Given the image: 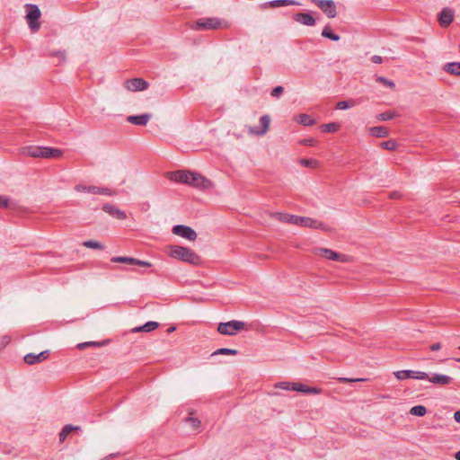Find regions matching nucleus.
<instances>
[{"instance_id":"16","label":"nucleus","mask_w":460,"mask_h":460,"mask_svg":"<svg viewBox=\"0 0 460 460\" xmlns=\"http://www.w3.org/2000/svg\"><path fill=\"white\" fill-rule=\"evenodd\" d=\"M49 354V350L41 351L39 354L29 353V354L25 355L24 362L27 363L28 365H34L37 363H40L48 358Z\"/></svg>"},{"instance_id":"13","label":"nucleus","mask_w":460,"mask_h":460,"mask_svg":"<svg viewBox=\"0 0 460 460\" xmlns=\"http://www.w3.org/2000/svg\"><path fill=\"white\" fill-rule=\"evenodd\" d=\"M293 18L297 23L305 26H314L316 23V18L311 13H296Z\"/></svg>"},{"instance_id":"36","label":"nucleus","mask_w":460,"mask_h":460,"mask_svg":"<svg viewBox=\"0 0 460 460\" xmlns=\"http://www.w3.org/2000/svg\"><path fill=\"white\" fill-rule=\"evenodd\" d=\"M186 421L190 424L193 429H198L201 425V421L199 419L193 417L186 418Z\"/></svg>"},{"instance_id":"2","label":"nucleus","mask_w":460,"mask_h":460,"mask_svg":"<svg viewBox=\"0 0 460 460\" xmlns=\"http://www.w3.org/2000/svg\"><path fill=\"white\" fill-rule=\"evenodd\" d=\"M170 180L204 190L214 187L213 182L204 174H170Z\"/></svg>"},{"instance_id":"11","label":"nucleus","mask_w":460,"mask_h":460,"mask_svg":"<svg viewBox=\"0 0 460 460\" xmlns=\"http://www.w3.org/2000/svg\"><path fill=\"white\" fill-rule=\"evenodd\" d=\"M314 3L329 18L336 16L337 8L332 0H314Z\"/></svg>"},{"instance_id":"34","label":"nucleus","mask_w":460,"mask_h":460,"mask_svg":"<svg viewBox=\"0 0 460 460\" xmlns=\"http://www.w3.org/2000/svg\"><path fill=\"white\" fill-rule=\"evenodd\" d=\"M236 355L237 350L233 349H226V348H221L213 352L212 356L214 355Z\"/></svg>"},{"instance_id":"6","label":"nucleus","mask_w":460,"mask_h":460,"mask_svg":"<svg viewBox=\"0 0 460 460\" xmlns=\"http://www.w3.org/2000/svg\"><path fill=\"white\" fill-rule=\"evenodd\" d=\"M313 253L322 256L327 260L348 263L353 261V258L349 255L336 252L328 248L315 247L313 249Z\"/></svg>"},{"instance_id":"9","label":"nucleus","mask_w":460,"mask_h":460,"mask_svg":"<svg viewBox=\"0 0 460 460\" xmlns=\"http://www.w3.org/2000/svg\"><path fill=\"white\" fill-rule=\"evenodd\" d=\"M394 376L398 380H404L406 378L426 380L429 377V375L425 372L413 370H399L394 372Z\"/></svg>"},{"instance_id":"42","label":"nucleus","mask_w":460,"mask_h":460,"mask_svg":"<svg viewBox=\"0 0 460 460\" xmlns=\"http://www.w3.org/2000/svg\"><path fill=\"white\" fill-rule=\"evenodd\" d=\"M394 117V115L391 112H384L379 114L378 119L382 121L392 119Z\"/></svg>"},{"instance_id":"45","label":"nucleus","mask_w":460,"mask_h":460,"mask_svg":"<svg viewBox=\"0 0 460 460\" xmlns=\"http://www.w3.org/2000/svg\"><path fill=\"white\" fill-rule=\"evenodd\" d=\"M87 187H88L87 185L78 184V185L75 186V190L76 191L87 192Z\"/></svg>"},{"instance_id":"37","label":"nucleus","mask_w":460,"mask_h":460,"mask_svg":"<svg viewBox=\"0 0 460 460\" xmlns=\"http://www.w3.org/2000/svg\"><path fill=\"white\" fill-rule=\"evenodd\" d=\"M322 35L323 37L329 38V39H331L332 40H335V41L339 40V39H340V37L338 35L333 34L332 32V31L330 29H327V28L323 31Z\"/></svg>"},{"instance_id":"1","label":"nucleus","mask_w":460,"mask_h":460,"mask_svg":"<svg viewBox=\"0 0 460 460\" xmlns=\"http://www.w3.org/2000/svg\"><path fill=\"white\" fill-rule=\"evenodd\" d=\"M270 217L274 219H277L280 222L288 223L296 226H300L304 227L313 228V229H320L324 232H330L331 227L326 226L324 223L316 220L314 218L306 217H298L295 215H289L282 212H275L270 215Z\"/></svg>"},{"instance_id":"47","label":"nucleus","mask_w":460,"mask_h":460,"mask_svg":"<svg viewBox=\"0 0 460 460\" xmlns=\"http://www.w3.org/2000/svg\"><path fill=\"white\" fill-rule=\"evenodd\" d=\"M402 197V194L399 191H392L389 194L390 199H400Z\"/></svg>"},{"instance_id":"39","label":"nucleus","mask_w":460,"mask_h":460,"mask_svg":"<svg viewBox=\"0 0 460 460\" xmlns=\"http://www.w3.org/2000/svg\"><path fill=\"white\" fill-rule=\"evenodd\" d=\"M292 384L293 383H290V382H279V383L276 384L275 386L277 388H280L283 390H292Z\"/></svg>"},{"instance_id":"3","label":"nucleus","mask_w":460,"mask_h":460,"mask_svg":"<svg viewBox=\"0 0 460 460\" xmlns=\"http://www.w3.org/2000/svg\"><path fill=\"white\" fill-rule=\"evenodd\" d=\"M21 153L33 158L59 159L64 155V151L61 149L34 145L22 147Z\"/></svg>"},{"instance_id":"32","label":"nucleus","mask_w":460,"mask_h":460,"mask_svg":"<svg viewBox=\"0 0 460 460\" xmlns=\"http://www.w3.org/2000/svg\"><path fill=\"white\" fill-rule=\"evenodd\" d=\"M83 245L86 248L103 250L104 246L98 241L87 240L83 243Z\"/></svg>"},{"instance_id":"12","label":"nucleus","mask_w":460,"mask_h":460,"mask_svg":"<svg viewBox=\"0 0 460 460\" xmlns=\"http://www.w3.org/2000/svg\"><path fill=\"white\" fill-rule=\"evenodd\" d=\"M112 262L116 263H126L129 265H137L141 267H151V263L145 261H140L132 257L127 256H114L111 259Z\"/></svg>"},{"instance_id":"26","label":"nucleus","mask_w":460,"mask_h":460,"mask_svg":"<svg viewBox=\"0 0 460 460\" xmlns=\"http://www.w3.org/2000/svg\"><path fill=\"white\" fill-rule=\"evenodd\" d=\"M341 129V124L337 122H331L322 124L320 130L323 133H337Z\"/></svg>"},{"instance_id":"18","label":"nucleus","mask_w":460,"mask_h":460,"mask_svg":"<svg viewBox=\"0 0 460 460\" xmlns=\"http://www.w3.org/2000/svg\"><path fill=\"white\" fill-rule=\"evenodd\" d=\"M427 379L429 382L439 385H447L453 382V378L451 376L443 374H433L431 376H429Z\"/></svg>"},{"instance_id":"21","label":"nucleus","mask_w":460,"mask_h":460,"mask_svg":"<svg viewBox=\"0 0 460 460\" xmlns=\"http://www.w3.org/2000/svg\"><path fill=\"white\" fill-rule=\"evenodd\" d=\"M159 323L157 322L150 321L141 326L135 327L131 330V332L137 333L140 332H150L157 329Z\"/></svg>"},{"instance_id":"22","label":"nucleus","mask_w":460,"mask_h":460,"mask_svg":"<svg viewBox=\"0 0 460 460\" xmlns=\"http://www.w3.org/2000/svg\"><path fill=\"white\" fill-rule=\"evenodd\" d=\"M292 390L296 391V392L305 393V394H317L321 393V390L319 388L307 386V385L298 384V383L292 384Z\"/></svg>"},{"instance_id":"30","label":"nucleus","mask_w":460,"mask_h":460,"mask_svg":"<svg viewBox=\"0 0 460 460\" xmlns=\"http://www.w3.org/2000/svg\"><path fill=\"white\" fill-rule=\"evenodd\" d=\"M380 146L383 149L388 150V151H395L399 145L396 140L394 139H389L387 141H384L380 144Z\"/></svg>"},{"instance_id":"33","label":"nucleus","mask_w":460,"mask_h":460,"mask_svg":"<svg viewBox=\"0 0 460 460\" xmlns=\"http://www.w3.org/2000/svg\"><path fill=\"white\" fill-rule=\"evenodd\" d=\"M108 343V341H103L102 342H99V341H87V342H83V343H80L77 345L78 349H84V348L86 347H102L105 344Z\"/></svg>"},{"instance_id":"5","label":"nucleus","mask_w":460,"mask_h":460,"mask_svg":"<svg viewBox=\"0 0 460 460\" xmlns=\"http://www.w3.org/2000/svg\"><path fill=\"white\" fill-rule=\"evenodd\" d=\"M243 330H249V325L243 321L233 320L217 325V332L222 335L234 336Z\"/></svg>"},{"instance_id":"31","label":"nucleus","mask_w":460,"mask_h":460,"mask_svg":"<svg viewBox=\"0 0 460 460\" xmlns=\"http://www.w3.org/2000/svg\"><path fill=\"white\" fill-rule=\"evenodd\" d=\"M427 412V409L425 406L423 405H416V406H413L411 410H410V413L411 415H414V416H419V417H422L426 414Z\"/></svg>"},{"instance_id":"29","label":"nucleus","mask_w":460,"mask_h":460,"mask_svg":"<svg viewBox=\"0 0 460 460\" xmlns=\"http://www.w3.org/2000/svg\"><path fill=\"white\" fill-rule=\"evenodd\" d=\"M80 428L78 426H73L70 424L66 425L59 433V441L63 442L73 430H77Z\"/></svg>"},{"instance_id":"46","label":"nucleus","mask_w":460,"mask_h":460,"mask_svg":"<svg viewBox=\"0 0 460 460\" xmlns=\"http://www.w3.org/2000/svg\"><path fill=\"white\" fill-rule=\"evenodd\" d=\"M283 89L282 87L279 86L272 90L271 94L273 96H279L282 93Z\"/></svg>"},{"instance_id":"15","label":"nucleus","mask_w":460,"mask_h":460,"mask_svg":"<svg viewBox=\"0 0 460 460\" xmlns=\"http://www.w3.org/2000/svg\"><path fill=\"white\" fill-rule=\"evenodd\" d=\"M102 210L117 219L124 220L127 218L126 213L114 205L106 203L102 206Z\"/></svg>"},{"instance_id":"44","label":"nucleus","mask_w":460,"mask_h":460,"mask_svg":"<svg viewBox=\"0 0 460 460\" xmlns=\"http://www.w3.org/2000/svg\"><path fill=\"white\" fill-rule=\"evenodd\" d=\"M365 380L366 379H364V378H356V379L347 378V377H341V378H339V381L341 383L360 382V381H365Z\"/></svg>"},{"instance_id":"51","label":"nucleus","mask_w":460,"mask_h":460,"mask_svg":"<svg viewBox=\"0 0 460 460\" xmlns=\"http://www.w3.org/2000/svg\"><path fill=\"white\" fill-rule=\"evenodd\" d=\"M456 459L460 460V451L456 454Z\"/></svg>"},{"instance_id":"4","label":"nucleus","mask_w":460,"mask_h":460,"mask_svg":"<svg viewBox=\"0 0 460 460\" xmlns=\"http://www.w3.org/2000/svg\"><path fill=\"white\" fill-rule=\"evenodd\" d=\"M169 249V255L174 259L181 260L192 265H199L201 263L200 257L190 248L172 245L170 246Z\"/></svg>"},{"instance_id":"14","label":"nucleus","mask_w":460,"mask_h":460,"mask_svg":"<svg viewBox=\"0 0 460 460\" xmlns=\"http://www.w3.org/2000/svg\"><path fill=\"white\" fill-rule=\"evenodd\" d=\"M124 86L127 90L131 92L143 91L146 89L147 84L146 81L140 78H133L127 80L124 84Z\"/></svg>"},{"instance_id":"23","label":"nucleus","mask_w":460,"mask_h":460,"mask_svg":"<svg viewBox=\"0 0 460 460\" xmlns=\"http://www.w3.org/2000/svg\"><path fill=\"white\" fill-rule=\"evenodd\" d=\"M368 133L372 137H385L389 135V129L385 127H372L368 129Z\"/></svg>"},{"instance_id":"38","label":"nucleus","mask_w":460,"mask_h":460,"mask_svg":"<svg viewBox=\"0 0 460 460\" xmlns=\"http://www.w3.org/2000/svg\"><path fill=\"white\" fill-rule=\"evenodd\" d=\"M353 106L352 102H349L346 101L339 102L336 105L338 110H346Z\"/></svg>"},{"instance_id":"43","label":"nucleus","mask_w":460,"mask_h":460,"mask_svg":"<svg viewBox=\"0 0 460 460\" xmlns=\"http://www.w3.org/2000/svg\"><path fill=\"white\" fill-rule=\"evenodd\" d=\"M10 199L5 196H0V208H7L9 206Z\"/></svg>"},{"instance_id":"50","label":"nucleus","mask_w":460,"mask_h":460,"mask_svg":"<svg viewBox=\"0 0 460 460\" xmlns=\"http://www.w3.org/2000/svg\"><path fill=\"white\" fill-rule=\"evenodd\" d=\"M372 60H373V62H375V63H380V62L382 61V58H381V57H379V56H375V57H373V59H372Z\"/></svg>"},{"instance_id":"35","label":"nucleus","mask_w":460,"mask_h":460,"mask_svg":"<svg viewBox=\"0 0 460 460\" xmlns=\"http://www.w3.org/2000/svg\"><path fill=\"white\" fill-rule=\"evenodd\" d=\"M203 26L208 29H217L221 27V22L216 19H208Z\"/></svg>"},{"instance_id":"24","label":"nucleus","mask_w":460,"mask_h":460,"mask_svg":"<svg viewBox=\"0 0 460 460\" xmlns=\"http://www.w3.org/2000/svg\"><path fill=\"white\" fill-rule=\"evenodd\" d=\"M295 4L296 3L291 0H275V1L265 3L262 5V7L264 9H270V8H277V7H281V6H286V5Z\"/></svg>"},{"instance_id":"40","label":"nucleus","mask_w":460,"mask_h":460,"mask_svg":"<svg viewBox=\"0 0 460 460\" xmlns=\"http://www.w3.org/2000/svg\"><path fill=\"white\" fill-rule=\"evenodd\" d=\"M377 82L381 83L382 84H384L385 86L388 87V88H394V83L393 81H390L388 79H385V78H383V77H379L377 79Z\"/></svg>"},{"instance_id":"25","label":"nucleus","mask_w":460,"mask_h":460,"mask_svg":"<svg viewBox=\"0 0 460 460\" xmlns=\"http://www.w3.org/2000/svg\"><path fill=\"white\" fill-rule=\"evenodd\" d=\"M87 192L93 193V194L107 195V196H112L115 194V191L109 188H101V187H97V186L87 187Z\"/></svg>"},{"instance_id":"49","label":"nucleus","mask_w":460,"mask_h":460,"mask_svg":"<svg viewBox=\"0 0 460 460\" xmlns=\"http://www.w3.org/2000/svg\"><path fill=\"white\" fill-rule=\"evenodd\" d=\"M454 419L456 422L460 423V411L455 412Z\"/></svg>"},{"instance_id":"48","label":"nucleus","mask_w":460,"mask_h":460,"mask_svg":"<svg viewBox=\"0 0 460 460\" xmlns=\"http://www.w3.org/2000/svg\"><path fill=\"white\" fill-rule=\"evenodd\" d=\"M430 350L437 351L441 349V344L439 342L434 343L429 347Z\"/></svg>"},{"instance_id":"54","label":"nucleus","mask_w":460,"mask_h":460,"mask_svg":"<svg viewBox=\"0 0 460 460\" xmlns=\"http://www.w3.org/2000/svg\"><path fill=\"white\" fill-rule=\"evenodd\" d=\"M458 349H460V346H459V348H458Z\"/></svg>"},{"instance_id":"20","label":"nucleus","mask_w":460,"mask_h":460,"mask_svg":"<svg viewBox=\"0 0 460 460\" xmlns=\"http://www.w3.org/2000/svg\"><path fill=\"white\" fill-rule=\"evenodd\" d=\"M454 19V13L452 10L445 8L441 11L438 21L442 26H448Z\"/></svg>"},{"instance_id":"10","label":"nucleus","mask_w":460,"mask_h":460,"mask_svg":"<svg viewBox=\"0 0 460 460\" xmlns=\"http://www.w3.org/2000/svg\"><path fill=\"white\" fill-rule=\"evenodd\" d=\"M270 124V118L269 116H262L258 122L250 127V131L254 135H264L268 131Z\"/></svg>"},{"instance_id":"17","label":"nucleus","mask_w":460,"mask_h":460,"mask_svg":"<svg viewBox=\"0 0 460 460\" xmlns=\"http://www.w3.org/2000/svg\"><path fill=\"white\" fill-rule=\"evenodd\" d=\"M152 115L149 113H144L140 115H131L127 118V121L130 124L137 126H146L151 119Z\"/></svg>"},{"instance_id":"8","label":"nucleus","mask_w":460,"mask_h":460,"mask_svg":"<svg viewBox=\"0 0 460 460\" xmlns=\"http://www.w3.org/2000/svg\"><path fill=\"white\" fill-rule=\"evenodd\" d=\"M172 233L189 241L197 239V233L190 226L183 225H176L172 227Z\"/></svg>"},{"instance_id":"27","label":"nucleus","mask_w":460,"mask_h":460,"mask_svg":"<svg viewBox=\"0 0 460 460\" xmlns=\"http://www.w3.org/2000/svg\"><path fill=\"white\" fill-rule=\"evenodd\" d=\"M443 69L450 75H460V62L447 63Z\"/></svg>"},{"instance_id":"19","label":"nucleus","mask_w":460,"mask_h":460,"mask_svg":"<svg viewBox=\"0 0 460 460\" xmlns=\"http://www.w3.org/2000/svg\"><path fill=\"white\" fill-rule=\"evenodd\" d=\"M294 120L303 126L311 127L315 124V119L309 114L299 113L294 117Z\"/></svg>"},{"instance_id":"52","label":"nucleus","mask_w":460,"mask_h":460,"mask_svg":"<svg viewBox=\"0 0 460 460\" xmlns=\"http://www.w3.org/2000/svg\"><path fill=\"white\" fill-rule=\"evenodd\" d=\"M174 330H175V327H171V328L169 329V332H172V331H174Z\"/></svg>"},{"instance_id":"53","label":"nucleus","mask_w":460,"mask_h":460,"mask_svg":"<svg viewBox=\"0 0 460 460\" xmlns=\"http://www.w3.org/2000/svg\"><path fill=\"white\" fill-rule=\"evenodd\" d=\"M456 361L460 362V358H457Z\"/></svg>"},{"instance_id":"7","label":"nucleus","mask_w":460,"mask_h":460,"mask_svg":"<svg viewBox=\"0 0 460 460\" xmlns=\"http://www.w3.org/2000/svg\"><path fill=\"white\" fill-rule=\"evenodd\" d=\"M26 11V20L29 24V27L31 31H36L40 28V22L38 20L40 19L41 13L38 6L33 4H27L25 6Z\"/></svg>"},{"instance_id":"41","label":"nucleus","mask_w":460,"mask_h":460,"mask_svg":"<svg viewBox=\"0 0 460 460\" xmlns=\"http://www.w3.org/2000/svg\"><path fill=\"white\" fill-rule=\"evenodd\" d=\"M10 341H11L10 336H8V335L2 336L0 338V349L6 347L9 344Z\"/></svg>"},{"instance_id":"28","label":"nucleus","mask_w":460,"mask_h":460,"mask_svg":"<svg viewBox=\"0 0 460 460\" xmlns=\"http://www.w3.org/2000/svg\"><path fill=\"white\" fill-rule=\"evenodd\" d=\"M301 164L304 165V168L306 170H321V166L318 161L314 159H303L301 160Z\"/></svg>"}]
</instances>
